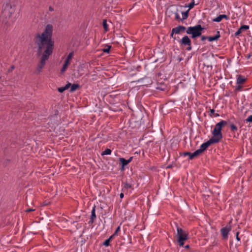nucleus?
Segmentation results:
<instances>
[{
  "instance_id": "obj_20",
  "label": "nucleus",
  "mask_w": 252,
  "mask_h": 252,
  "mask_svg": "<svg viewBox=\"0 0 252 252\" xmlns=\"http://www.w3.org/2000/svg\"><path fill=\"white\" fill-rule=\"evenodd\" d=\"M111 46L108 44L106 45L105 48L102 49V51L104 53H109L110 52V50L111 49Z\"/></svg>"
},
{
  "instance_id": "obj_18",
  "label": "nucleus",
  "mask_w": 252,
  "mask_h": 252,
  "mask_svg": "<svg viewBox=\"0 0 252 252\" xmlns=\"http://www.w3.org/2000/svg\"><path fill=\"white\" fill-rule=\"evenodd\" d=\"M230 128L231 131L233 133H235L238 130L237 127L233 124L230 125Z\"/></svg>"
},
{
  "instance_id": "obj_49",
  "label": "nucleus",
  "mask_w": 252,
  "mask_h": 252,
  "mask_svg": "<svg viewBox=\"0 0 252 252\" xmlns=\"http://www.w3.org/2000/svg\"><path fill=\"white\" fill-rule=\"evenodd\" d=\"M214 115L215 117H218L219 116V115L218 114H215Z\"/></svg>"
},
{
  "instance_id": "obj_30",
  "label": "nucleus",
  "mask_w": 252,
  "mask_h": 252,
  "mask_svg": "<svg viewBox=\"0 0 252 252\" xmlns=\"http://www.w3.org/2000/svg\"><path fill=\"white\" fill-rule=\"evenodd\" d=\"M67 65H64V64H63V66L61 69V73H63L65 71L66 69H67Z\"/></svg>"
},
{
  "instance_id": "obj_28",
  "label": "nucleus",
  "mask_w": 252,
  "mask_h": 252,
  "mask_svg": "<svg viewBox=\"0 0 252 252\" xmlns=\"http://www.w3.org/2000/svg\"><path fill=\"white\" fill-rule=\"evenodd\" d=\"M73 52H70L67 56V58H66V59L67 60H70L72 59V57H73Z\"/></svg>"
},
{
  "instance_id": "obj_10",
  "label": "nucleus",
  "mask_w": 252,
  "mask_h": 252,
  "mask_svg": "<svg viewBox=\"0 0 252 252\" xmlns=\"http://www.w3.org/2000/svg\"><path fill=\"white\" fill-rule=\"evenodd\" d=\"M173 32H175V34H179L182 32L185 31L187 30L186 28L183 26H178L172 29Z\"/></svg>"
},
{
  "instance_id": "obj_24",
  "label": "nucleus",
  "mask_w": 252,
  "mask_h": 252,
  "mask_svg": "<svg viewBox=\"0 0 252 252\" xmlns=\"http://www.w3.org/2000/svg\"><path fill=\"white\" fill-rule=\"evenodd\" d=\"M239 29L242 31H243L244 30H247L249 29V26L248 25H242V26H241V27Z\"/></svg>"
},
{
  "instance_id": "obj_45",
  "label": "nucleus",
  "mask_w": 252,
  "mask_h": 252,
  "mask_svg": "<svg viewBox=\"0 0 252 252\" xmlns=\"http://www.w3.org/2000/svg\"><path fill=\"white\" fill-rule=\"evenodd\" d=\"M132 159H133V157H130L129 158V159H127L128 162L130 163L132 161Z\"/></svg>"
},
{
  "instance_id": "obj_39",
  "label": "nucleus",
  "mask_w": 252,
  "mask_h": 252,
  "mask_svg": "<svg viewBox=\"0 0 252 252\" xmlns=\"http://www.w3.org/2000/svg\"><path fill=\"white\" fill-rule=\"evenodd\" d=\"M15 68V66L14 65H12L10 68L8 69V72L12 71Z\"/></svg>"
},
{
  "instance_id": "obj_6",
  "label": "nucleus",
  "mask_w": 252,
  "mask_h": 252,
  "mask_svg": "<svg viewBox=\"0 0 252 252\" xmlns=\"http://www.w3.org/2000/svg\"><path fill=\"white\" fill-rule=\"evenodd\" d=\"M179 43L181 46H187L186 50L188 51H190L192 49L191 47V41L189 38L187 36H184L180 41Z\"/></svg>"
},
{
  "instance_id": "obj_36",
  "label": "nucleus",
  "mask_w": 252,
  "mask_h": 252,
  "mask_svg": "<svg viewBox=\"0 0 252 252\" xmlns=\"http://www.w3.org/2000/svg\"><path fill=\"white\" fill-rule=\"evenodd\" d=\"M221 16L222 19L224 18V19H225L226 20L229 19V17L226 15L222 14V15H221Z\"/></svg>"
},
{
  "instance_id": "obj_15",
  "label": "nucleus",
  "mask_w": 252,
  "mask_h": 252,
  "mask_svg": "<svg viewBox=\"0 0 252 252\" xmlns=\"http://www.w3.org/2000/svg\"><path fill=\"white\" fill-rule=\"evenodd\" d=\"M189 12V9H188L186 11L182 12V18L181 19L182 21L186 19L188 17Z\"/></svg>"
},
{
  "instance_id": "obj_38",
  "label": "nucleus",
  "mask_w": 252,
  "mask_h": 252,
  "mask_svg": "<svg viewBox=\"0 0 252 252\" xmlns=\"http://www.w3.org/2000/svg\"><path fill=\"white\" fill-rule=\"evenodd\" d=\"M69 60H67L66 59H65V61H64V63H63V64L64 65H66L68 66V65L69 64Z\"/></svg>"
},
{
  "instance_id": "obj_22",
  "label": "nucleus",
  "mask_w": 252,
  "mask_h": 252,
  "mask_svg": "<svg viewBox=\"0 0 252 252\" xmlns=\"http://www.w3.org/2000/svg\"><path fill=\"white\" fill-rule=\"evenodd\" d=\"M132 188V185L127 183H126L124 184V189H129Z\"/></svg>"
},
{
  "instance_id": "obj_1",
  "label": "nucleus",
  "mask_w": 252,
  "mask_h": 252,
  "mask_svg": "<svg viewBox=\"0 0 252 252\" xmlns=\"http://www.w3.org/2000/svg\"><path fill=\"white\" fill-rule=\"evenodd\" d=\"M53 30V26L48 24L42 33H36L33 36L32 41L37 49V54L41 56L36 68L38 72L42 71L46 62L53 53L54 46V42L52 40Z\"/></svg>"
},
{
  "instance_id": "obj_31",
  "label": "nucleus",
  "mask_w": 252,
  "mask_h": 252,
  "mask_svg": "<svg viewBox=\"0 0 252 252\" xmlns=\"http://www.w3.org/2000/svg\"><path fill=\"white\" fill-rule=\"evenodd\" d=\"M120 229H121L120 226H119L117 228V229L115 230V232L114 233V235H116V236L118 235V233L120 231Z\"/></svg>"
},
{
  "instance_id": "obj_48",
  "label": "nucleus",
  "mask_w": 252,
  "mask_h": 252,
  "mask_svg": "<svg viewBox=\"0 0 252 252\" xmlns=\"http://www.w3.org/2000/svg\"><path fill=\"white\" fill-rule=\"evenodd\" d=\"M185 247L186 249H189V245H186Z\"/></svg>"
},
{
  "instance_id": "obj_8",
  "label": "nucleus",
  "mask_w": 252,
  "mask_h": 252,
  "mask_svg": "<svg viewBox=\"0 0 252 252\" xmlns=\"http://www.w3.org/2000/svg\"><path fill=\"white\" fill-rule=\"evenodd\" d=\"M216 143L214 140L210 138L207 142L202 144L199 149H198L200 152L202 153L210 145L212 144Z\"/></svg>"
},
{
  "instance_id": "obj_14",
  "label": "nucleus",
  "mask_w": 252,
  "mask_h": 252,
  "mask_svg": "<svg viewBox=\"0 0 252 252\" xmlns=\"http://www.w3.org/2000/svg\"><path fill=\"white\" fill-rule=\"evenodd\" d=\"M201 154V153L200 152V151L198 149L196 150L193 153H192L191 155H190V158L193 159L195 157L198 156Z\"/></svg>"
},
{
  "instance_id": "obj_4",
  "label": "nucleus",
  "mask_w": 252,
  "mask_h": 252,
  "mask_svg": "<svg viewBox=\"0 0 252 252\" xmlns=\"http://www.w3.org/2000/svg\"><path fill=\"white\" fill-rule=\"evenodd\" d=\"M176 227L177 241L180 247H183L184 245V242L189 238V233L187 231L182 229L181 228L178 227L177 224H176Z\"/></svg>"
},
{
  "instance_id": "obj_42",
  "label": "nucleus",
  "mask_w": 252,
  "mask_h": 252,
  "mask_svg": "<svg viewBox=\"0 0 252 252\" xmlns=\"http://www.w3.org/2000/svg\"><path fill=\"white\" fill-rule=\"evenodd\" d=\"M210 113H211V115L212 114H214V113H215V110L213 109H210Z\"/></svg>"
},
{
  "instance_id": "obj_9",
  "label": "nucleus",
  "mask_w": 252,
  "mask_h": 252,
  "mask_svg": "<svg viewBox=\"0 0 252 252\" xmlns=\"http://www.w3.org/2000/svg\"><path fill=\"white\" fill-rule=\"evenodd\" d=\"M95 219H96L95 206L94 205V206L93 207V209L91 211V217H90V219L89 223L93 224L94 222Z\"/></svg>"
},
{
  "instance_id": "obj_35",
  "label": "nucleus",
  "mask_w": 252,
  "mask_h": 252,
  "mask_svg": "<svg viewBox=\"0 0 252 252\" xmlns=\"http://www.w3.org/2000/svg\"><path fill=\"white\" fill-rule=\"evenodd\" d=\"M70 86H71V83H68L65 85V86H64V88L65 90H66L68 89Z\"/></svg>"
},
{
  "instance_id": "obj_13",
  "label": "nucleus",
  "mask_w": 252,
  "mask_h": 252,
  "mask_svg": "<svg viewBox=\"0 0 252 252\" xmlns=\"http://www.w3.org/2000/svg\"><path fill=\"white\" fill-rule=\"evenodd\" d=\"M119 160L121 162L122 168H124L125 166H126L129 163L127 159H126L125 158H120Z\"/></svg>"
},
{
  "instance_id": "obj_16",
  "label": "nucleus",
  "mask_w": 252,
  "mask_h": 252,
  "mask_svg": "<svg viewBox=\"0 0 252 252\" xmlns=\"http://www.w3.org/2000/svg\"><path fill=\"white\" fill-rule=\"evenodd\" d=\"M71 88H70V92H74L75 90H76L79 87V85L77 84H71Z\"/></svg>"
},
{
  "instance_id": "obj_33",
  "label": "nucleus",
  "mask_w": 252,
  "mask_h": 252,
  "mask_svg": "<svg viewBox=\"0 0 252 252\" xmlns=\"http://www.w3.org/2000/svg\"><path fill=\"white\" fill-rule=\"evenodd\" d=\"M58 90L60 93H63V91L65 90L64 87L59 88Z\"/></svg>"
},
{
  "instance_id": "obj_23",
  "label": "nucleus",
  "mask_w": 252,
  "mask_h": 252,
  "mask_svg": "<svg viewBox=\"0 0 252 252\" xmlns=\"http://www.w3.org/2000/svg\"><path fill=\"white\" fill-rule=\"evenodd\" d=\"M198 3H193V2H190L189 3V4L187 6H186V7H189V10L191 9H192L195 5H197Z\"/></svg>"
},
{
  "instance_id": "obj_40",
  "label": "nucleus",
  "mask_w": 252,
  "mask_h": 252,
  "mask_svg": "<svg viewBox=\"0 0 252 252\" xmlns=\"http://www.w3.org/2000/svg\"><path fill=\"white\" fill-rule=\"evenodd\" d=\"M175 33V32H173V30H172L171 33L170 34V36L172 37L174 39H175V37H174V34Z\"/></svg>"
},
{
  "instance_id": "obj_44",
  "label": "nucleus",
  "mask_w": 252,
  "mask_h": 252,
  "mask_svg": "<svg viewBox=\"0 0 252 252\" xmlns=\"http://www.w3.org/2000/svg\"><path fill=\"white\" fill-rule=\"evenodd\" d=\"M116 236V235H114V234H113L108 239H110V240L111 241Z\"/></svg>"
},
{
  "instance_id": "obj_11",
  "label": "nucleus",
  "mask_w": 252,
  "mask_h": 252,
  "mask_svg": "<svg viewBox=\"0 0 252 252\" xmlns=\"http://www.w3.org/2000/svg\"><path fill=\"white\" fill-rule=\"evenodd\" d=\"M220 33L219 31L217 32V33L215 35L213 36H208V40L210 41H213L215 40H218V39L220 37Z\"/></svg>"
},
{
  "instance_id": "obj_27",
  "label": "nucleus",
  "mask_w": 252,
  "mask_h": 252,
  "mask_svg": "<svg viewBox=\"0 0 252 252\" xmlns=\"http://www.w3.org/2000/svg\"><path fill=\"white\" fill-rule=\"evenodd\" d=\"M192 153H190V152H185L183 154V156L185 157L186 156H189V159H192V158H190V155H191Z\"/></svg>"
},
{
  "instance_id": "obj_3",
  "label": "nucleus",
  "mask_w": 252,
  "mask_h": 252,
  "mask_svg": "<svg viewBox=\"0 0 252 252\" xmlns=\"http://www.w3.org/2000/svg\"><path fill=\"white\" fill-rule=\"evenodd\" d=\"M227 124V122L224 120H221L217 123L212 131L213 136L211 138L216 143L219 142L222 138V134L221 132L222 127Z\"/></svg>"
},
{
  "instance_id": "obj_43",
  "label": "nucleus",
  "mask_w": 252,
  "mask_h": 252,
  "mask_svg": "<svg viewBox=\"0 0 252 252\" xmlns=\"http://www.w3.org/2000/svg\"><path fill=\"white\" fill-rule=\"evenodd\" d=\"M49 10L50 11H53L54 10V8L53 7L50 6L49 7Z\"/></svg>"
},
{
  "instance_id": "obj_5",
  "label": "nucleus",
  "mask_w": 252,
  "mask_h": 252,
  "mask_svg": "<svg viewBox=\"0 0 252 252\" xmlns=\"http://www.w3.org/2000/svg\"><path fill=\"white\" fill-rule=\"evenodd\" d=\"M203 28L201 25H197L193 27H189L186 30V33L188 34H191L192 38H195L201 35Z\"/></svg>"
},
{
  "instance_id": "obj_34",
  "label": "nucleus",
  "mask_w": 252,
  "mask_h": 252,
  "mask_svg": "<svg viewBox=\"0 0 252 252\" xmlns=\"http://www.w3.org/2000/svg\"><path fill=\"white\" fill-rule=\"evenodd\" d=\"M242 32V31L240 30V29H239L235 33V35L237 36L239 35Z\"/></svg>"
},
{
  "instance_id": "obj_21",
  "label": "nucleus",
  "mask_w": 252,
  "mask_h": 252,
  "mask_svg": "<svg viewBox=\"0 0 252 252\" xmlns=\"http://www.w3.org/2000/svg\"><path fill=\"white\" fill-rule=\"evenodd\" d=\"M221 20H222V18H221V15H220L219 16L213 19L212 21L213 22H220L221 21Z\"/></svg>"
},
{
  "instance_id": "obj_32",
  "label": "nucleus",
  "mask_w": 252,
  "mask_h": 252,
  "mask_svg": "<svg viewBox=\"0 0 252 252\" xmlns=\"http://www.w3.org/2000/svg\"><path fill=\"white\" fill-rule=\"evenodd\" d=\"M246 121L247 122H252V115L249 116L248 118L246 119Z\"/></svg>"
},
{
  "instance_id": "obj_26",
  "label": "nucleus",
  "mask_w": 252,
  "mask_h": 252,
  "mask_svg": "<svg viewBox=\"0 0 252 252\" xmlns=\"http://www.w3.org/2000/svg\"><path fill=\"white\" fill-rule=\"evenodd\" d=\"M110 239H106L103 243V245L106 247H108L110 245Z\"/></svg>"
},
{
  "instance_id": "obj_41",
  "label": "nucleus",
  "mask_w": 252,
  "mask_h": 252,
  "mask_svg": "<svg viewBox=\"0 0 252 252\" xmlns=\"http://www.w3.org/2000/svg\"><path fill=\"white\" fill-rule=\"evenodd\" d=\"M207 39H208V36H205L204 35H203L201 36V40L202 41H204V40Z\"/></svg>"
},
{
  "instance_id": "obj_25",
  "label": "nucleus",
  "mask_w": 252,
  "mask_h": 252,
  "mask_svg": "<svg viewBox=\"0 0 252 252\" xmlns=\"http://www.w3.org/2000/svg\"><path fill=\"white\" fill-rule=\"evenodd\" d=\"M242 88V86H241V84H237V85L235 87V91L236 92L241 91Z\"/></svg>"
},
{
  "instance_id": "obj_47",
  "label": "nucleus",
  "mask_w": 252,
  "mask_h": 252,
  "mask_svg": "<svg viewBox=\"0 0 252 252\" xmlns=\"http://www.w3.org/2000/svg\"><path fill=\"white\" fill-rule=\"evenodd\" d=\"M120 197L121 198H123L124 197V193H121L120 194Z\"/></svg>"
},
{
  "instance_id": "obj_19",
  "label": "nucleus",
  "mask_w": 252,
  "mask_h": 252,
  "mask_svg": "<svg viewBox=\"0 0 252 252\" xmlns=\"http://www.w3.org/2000/svg\"><path fill=\"white\" fill-rule=\"evenodd\" d=\"M111 152H112V151L111 149H106L105 150V151H104L102 153H101V155L102 156H104V155H111Z\"/></svg>"
},
{
  "instance_id": "obj_46",
  "label": "nucleus",
  "mask_w": 252,
  "mask_h": 252,
  "mask_svg": "<svg viewBox=\"0 0 252 252\" xmlns=\"http://www.w3.org/2000/svg\"><path fill=\"white\" fill-rule=\"evenodd\" d=\"M34 209H28L26 210V212H31V211H34Z\"/></svg>"
},
{
  "instance_id": "obj_29",
  "label": "nucleus",
  "mask_w": 252,
  "mask_h": 252,
  "mask_svg": "<svg viewBox=\"0 0 252 252\" xmlns=\"http://www.w3.org/2000/svg\"><path fill=\"white\" fill-rule=\"evenodd\" d=\"M175 18L176 20L181 21L182 18H180V16L177 12L175 13Z\"/></svg>"
},
{
  "instance_id": "obj_7",
  "label": "nucleus",
  "mask_w": 252,
  "mask_h": 252,
  "mask_svg": "<svg viewBox=\"0 0 252 252\" xmlns=\"http://www.w3.org/2000/svg\"><path fill=\"white\" fill-rule=\"evenodd\" d=\"M231 230V226L226 225V226L221 228L220 231L222 237L223 239L226 240L228 239V236L229 232Z\"/></svg>"
},
{
  "instance_id": "obj_50",
  "label": "nucleus",
  "mask_w": 252,
  "mask_h": 252,
  "mask_svg": "<svg viewBox=\"0 0 252 252\" xmlns=\"http://www.w3.org/2000/svg\"><path fill=\"white\" fill-rule=\"evenodd\" d=\"M191 2H193V3H195L194 0H191Z\"/></svg>"
},
{
  "instance_id": "obj_2",
  "label": "nucleus",
  "mask_w": 252,
  "mask_h": 252,
  "mask_svg": "<svg viewBox=\"0 0 252 252\" xmlns=\"http://www.w3.org/2000/svg\"><path fill=\"white\" fill-rule=\"evenodd\" d=\"M15 6L12 5L10 2H6L4 3L1 15V20L3 23L10 25L11 23L14 22L13 19H11V15L14 13Z\"/></svg>"
},
{
  "instance_id": "obj_12",
  "label": "nucleus",
  "mask_w": 252,
  "mask_h": 252,
  "mask_svg": "<svg viewBox=\"0 0 252 252\" xmlns=\"http://www.w3.org/2000/svg\"><path fill=\"white\" fill-rule=\"evenodd\" d=\"M246 78L243 76L241 75H239L237 76L236 80L237 84H243L246 81Z\"/></svg>"
},
{
  "instance_id": "obj_37",
  "label": "nucleus",
  "mask_w": 252,
  "mask_h": 252,
  "mask_svg": "<svg viewBox=\"0 0 252 252\" xmlns=\"http://www.w3.org/2000/svg\"><path fill=\"white\" fill-rule=\"evenodd\" d=\"M239 234V232H237V233L236 234V239L238 241H239L240 240V238H239V237L238 236Z\"/></svg>"
},
{
  "instance_id": "obj_17",
  "label": "nucleus",
  "mask_w": 252,
  "mask_h": 252,
  "mask_svg": "<svg viewBox=\"0 0 252 252\" xmlns=\"http://www.w3.org/2000/svg\"><path fill=\"white\" fill-rule=\"evenodd\" d=\"M102 25H103V27L104 29V31L105 32L108 31H109L108 25L107 24L106 20H105V19L103 20Z\"/></svg>"
}]
</instances>
